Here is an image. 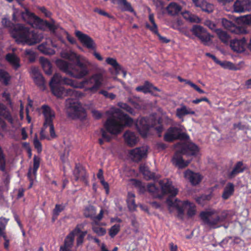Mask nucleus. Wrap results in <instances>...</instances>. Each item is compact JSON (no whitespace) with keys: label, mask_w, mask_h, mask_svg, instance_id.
<instances>
[{"label":"nucleus","mask_w":251,"mask_h":251,"mask_svg":"<svg viewBox=\"0 0 251 251\" xmlns=\"http://www.w3.org/2000/svg\"><path fill=\"white\" fill-rule=\"evenodd\" d=\"M247 40L245 38L239 39H233L230 42V47L233 50L237 52H243L246 47Z\"/></svg>","instance_id":"20"},{"label":"nucleus","mask_w":251,"mask_h":251,"mask_svg":"<svg viewBox=\"0 0 251 251\" xmlns=\"http://www.w3.org/2000/svg\"><path fill=\"white\" fill-rule=\"evenodd\" d=\"M10 79L11 76L7 72L0 70V81H2L4 85H7Z\"/></svg>","instance_id":"47"},{"label":"nucleus","mask_w":251,"mask_h":251,"mask_svg":"<svg viewBox=\"0 0 251 251\" xmlns=\"http://www.w3.org/2000/svg\"><path fill=\"white\" fill-rule=\"evenodd\" d=\"M163 181L164 183H166L167 181H169L168 179L166 180H161L159 181V184L160 187H161V190H162V187L160 184V181ZM148 191L149 192L152 194L153 196L155 198H161L163 196L169 194H163L162 193V191H161V193H160V189L158 187H157L155 184L151 183L149 184L147 186Z\"/></svg>","instance_id":"21"},{"label":"nucleus","mask_w":251,"mask_h":251,"mask_svg":"<svg viewBox=\"0 0 251 251\" xmlns=\"http://www.w3.org/2000/svg\"><path fill=\"white\" fill-rule=\"evenodd\" d=\"M86 111H69L67 112L68 117L72 120L83 121L87 117Z\"/></svg>","instance_id":"27"},{"label":"nucleus","mask_w":251,"mask_h":251,"mask_svg":"<svg viewBox=\"0 0 251 251\" xmlns=\"http://www.w3.org/2000/svg\"><path fill=\"white\" fill-rule=\"evenodd\" d=\"M218 64H219L221 65V66L225 69H228L231 70H237L238 69V68L236 67L232 63L227 61H225L223 62L219 61L218 63Z\"/></svg>","instance_id":"53"},{"label":"nucleus","mask_w":251,"mask_h":251,"mask_svg":"<svg viewBox=\"0 0 251 251\" xmlns=\"http://www.w3.org/2000/svg\"><path fill=\"white\" fill-rule=\"evenodd\" d=\"M117 115L120 122L124 124H123L124 126H130L132 125L133 123V119L127 114L124 113L123 111H117Z\"/></svg>","instance_id":"28"},{"label":"nucleus","mask_w":251,"mask_h":251,"mask_svg":"<svg viewBox=\"0 0 251 251\" xmlns=\"http://www.w3.org/2000/svg\"><path fill=\"white\" fill-rule=\"evenodd\" d=\"M241 20L244 24L251 25V14L242 16Z\"/></svg>","instance_id":"64"},{"label":"nucleus","mask_w":251,"mask_h":251,"mask_svg":"<svg viewBox=\"0 0 251 251\" xmlns=\"http://www.w3.org/2000/svg\"><path fill=\"white\" fill-rule=\"evenodd\" d=\"M40 162L41 158L36 155H34L33 157V169H31V171H32V173L31 172V173L34 176H36L37 171L39 168Z\"/></svg>","instance_id":"49"},{"label":"nucleus","mask_w":251,"mask_h":251,"mask_svg":"<svg viewBox=\"0 0 251 251\" xmlns=\"http://www.w3.org/2000/svg\"><path fill=\"white\" fill-rule=\"evenodd\" d=\"M73 175L75 181L80 180L83 182L86 185L88 184V175L86 170L82 166L76 164L73 171Z\"/></svg>","instance_id":"13"},{"label":"nucleus","mask_w":251,"mask_h":251,"mask_svg":"<svg viewBox=\"0 0 251 251\" xmlns=\"http://www.w3.org/2000/svg\"><path fill=\"white\" fill-rule=\"evenodd\" d=\"M21 16L23 20L32 27L43 30H45L46 27H48L50 31L55 35L58 36L59 34H64L66 35V38L70 43L72 44L76 43L75 39L60 27L59 25L56 23L54 20L51 19L50 22L44 21L36 16L34 14L30 13L26 9H25V12L21 13Z\"/></svg>","instance_id":"1"},{"label":"nucleus","mask_w":251,"mask_h":251,"mask_svg":"<svg viewBox=\"0 0 251 251\" xmlns=\"http://www.w3.org/2000/svg\"><path fill=\"white\" fill-rule=\"evenodd\" d=\"M83 227V226L81 224L77 225L75 227L69 234L75 238V236L78 234H81L82 231L81 229Z\"/></svg>","instance_id":"60"},{"label":"nucleus","mask_w":251,"mask_h":251,"mask_svg":"<svg viewBox=\"0 0 251 251\" xmlns=\"http://www.w3.org/2000/svg\"><path fill=\"white\" fill-rule=\"evenodd\" d=\"M124 137L125 142L129 147L135 146L138 142V138L135 133L130 131H126L124 134Z\"/></svg>","instance_id":"25"},{"label":"nucleus","mask_w":251,"mask_h":251,"mask_svg":"<svg viewBox=\"0 0 251 251\" xmlns=\"http://www.w3.org/2000/svg\"><path fill=\"white\" fill-rule=\"evenodd\" d=\"M152 87V84L150 82L146 81L143 85L138 86L135 90L138 92H142L145 94L151 93L153 94L152 91L150 90V87Z\"/></svg>","instance_id":"42"},{"label":"nucleus","mask_w":251,"mask_h":251,"mask_svg":"<svg viewBox=\"0 0 251 251\" xmlns=\"http://www.w3.org/2000/svg\"><path fill=\"white\" fill-rule=\"evenodd\" d=\"M74 239L73 237L68 234L64 240L63 245L60 247L59 251H72Z\"/></svg>","instance_id":"30"},{"label":"nucleus","mask_w":251,"mask_h":251,"mask_svg":"<svg viewBox=\"0 0 251 251\" xmlns=\"http://www.w3.org/2000/svg\"><path fill=\"white\" fill-rule=\"evenodd\" d=\"M129 157L135 162L141 161L147 156V150L144 147L136 148L128 152Z\"/></svg>","instance_id":"11"},{"label":"nucleus","mask_w":251,"mask_h":251,"mask_svg":"<svg viewBox=\"0 0 251 251\" xmlns=\"http://www.w3.org/2000/svg\"><path fill=\"white\" fill-rule=\"evenodd\" d=\"M149 18L151 22V25H149L148 24H146L147 27L149 28L152 32H157V26L155 23L153 14L150 13Z\"/></svg>","instance_id":"51"},{"label":"nucleus","mask_w":251,"mask_h":251,"mask_svg":"<svg viewBox=\"0 0 251 251\" xmlns=\"http://www.w3.org/2000/svg\"><path fill=\"white\" fill-rule=\"evenodd\" d=\"M62 84L70 85L75 88H83L82 81L81 82H78L75 80L66 77L63 78V82Z\"/></svg>","instance_id":"38"},{"label":"nucleus","mask_w":251,"mask_h":251,"mask_svg":"<svg viewBox=\"0 0 251 251\" xmlns=\"http://www.w3.org/2000/svg\"><path fill=\"white\" fill-rule=\"evenodd\" d=\"M0 170L3 172L6 170V158L4 153L0 154Z\"/></svg>","instance_id":"57"},{"label":"nucleus","mask_w":251,"mask_h":251,"mask_svg":"<svg viewBox=\"0 0 251 251\" xmlns=\"http://www.w3.org/2000/svg\"><path fill=\"white\" fill-rule=\"evenodd\" d=\"M177 129L176 127H170L165 134L164 139L167 142H173L176 140Z\"/></svg>","instance_id":"35"},{"label":"nucleus","mask_w":251,"mask_h":251,"mask_svg":"<svg viewBox=\"0 0 251 251\" xmlns=\"http://www.w3.org/2000/svg\"><path fill=\"white\" fill-rule=\"evenodd\" d=\"M3 119L6 120L11 125L14 124V120L10 111H0V130L2 131H5L6 129V124Z\"/></svg>","instance_id":"19"},{"label":"nucleus","mask_w":251,"mask_h":251,"mask_svg":"<svg viewBox=\"0 0 251 251\" xmlns=\"http://www.w3.org/2000/svg\"><path fill=\"white\" fill-rule=\"evenodd\" d=\"M179 151L183 155L196 156L199 151V148L196 144L189 142L183 145Z\"/></svg>","instance_id":"16"},{"label":"nucleus","mask_w":251,"mask_h":251,"mask_svg":"<svg viewBox=\"0 0 251 251\" xmlns=\"http://www.w3.org/2000/svg\"><path fill=\"white\" fill-rule=\"evenodd\" d=\"M54 95L59 98L67 96H79L80 93L73 89H65L63 87L58 85L50 86Z\"/></svg>","instance_id":"7"},{"label":"nucleus","mask_w":251,"mask_h":251,"mask_svg":"<svg viewBox=\"0 0 251 251\" xmlns=\"http://www.w3.org/2000/svg\"><path fill=\"white\" fill-rule=\"evenodd\" d=\"M151 121V127H153L158 133H161L163 130V126L162 125V119L161 118H157L154 116H150Z\"/></svg>","instance_id":"29"},{"label":"nucleus","mask_w":251,"mask_h":251,"mask_svg":"<svg viewBox=\"0 0 251 251\" xmlns=\"http://www.w3.org/2000/svg\"><path fill=\"white\" fill-rule=\"evenodd\" d=\"M96 209L95 206L89 205L85 208L83 214L86 218H90L92 219L94 216L96 215Z\"/></svg>","instance_id":"46"},{"label":"nucleus","mask_w":251,"mask_h":251,"mask_svg":"<svg viewBox=\"0 0 251 251\" xmlns=\"http://www.w3.org/2000/svg\"><path fill=\"white\" fill-rule=\"evenodd\" d=\"M168 14L171 15L178 14L181 10V7L176 2H171L167 7Z\"/></svg>","instance_id":"36"},{"label":"nucleus","mask_w":251,"mask_h":251,"mask_svg":"<svg viewBox=\"0 0 251 251\" xmlns=\"http://www.w3.org/2000/svg\"><path fill=\"white\" fill-rule=\"evenodd\" d=\"M87 233V231H83L81 233V234H79L78 236H77L76 238V245L77 246H79L81 245L84 241V237L86 236V235Z\"/></svg>","instance_id":"62"},{"label":"nucleus","mask_w":251,"mask_h":251,"mask_svg":"<svg viewBox=\"0 0 251 251\" xmlns=\"http://www.w3.org/2000/svg\"><path fill=\"white\" fill-rule=\"evenodd\" d=\"M56 64L66 74L77 79L87 75L89 73L88 67L91 66V63L86 58L76 62L75 64L61 59L57 60Z\"/></svg>","instance_id":"2"},{"label":"nucleus","mask_w":251,"mask_h":251,"mask_svg":"<svg viewBox=\"0 0 251 251\" xmlns=\"http://www.w3.org/2000/svg\"><path fill=\"white\" fill-rule=\"evenodd\" d=\"M65 206L63 204H56L53 209L52 213L55 216H58L60 212L65 209Z\"/></svg>","instance_id":"58"},{"label":"nucleus","mask_w":251,"mask_h":251,"mask_svg":"<svg viewBox=\"0 0 251 251\" xmlns=\"http://www.w3.org/2000/svg\"><path fill=\"white\" fill-rule=\"evenodd\" d=\"M99 93L100 94L103 95L105 98H108L111 100L115 99L116 97V95L112 93H108L105 90H101Z\"/></svg>","instance_id":"63"},{"label":"nucleus","mask_w":251,"mask_h":251,"mask_svg":"<svg viewBox=\"0 0 251 251\" xmlns=\"http://www.w3.org/2000/svg\"><path fill=\"white\" fill-rule=\"evenodd\" d=\"M184 176L194 186L199 184L202 178V176L199 173H194L189 169L184 172Z\"/></svg>","instance_id":"18"},{"label":"nucleus","mask_w":251,"mask_h":251,"mask_svg":"<svg viewBox=\"0 0 251 251\" xmlns=\"http://www.w3.org/2000/svg\"><path fill=\"white\" fill-rule=\"evenodd\" d=\"M160 184L162 187V191L163 194H169L166 200V202L169 206L175 207L177 212V217L179 219H183L184 209L182 207L180 206L177 203V200L173 201L172 199L178 193V190L175 188L172 185L171 181H167L166 183L160 181Z\"/></svg>","instance_id":"5"},{"label":"nucleus","mask_w":251,"mask_h":251,"mask_svg":"<svg viewBox=\"0 0 251 251\" xmlns=\"http://www.w3.org/2000/svg\"><path fill=\"white\" fill-rule=\"evenodd\" d=\"M92 229L93 231L96 234H97V235L99 236H104L106 233V230L105 228L101 227H99L98 226H93Z\"/></svg>","instance_id":"55"},{"label":"nucleus","mask_w":251,"mask_h":251,"mask_svg":"<svg viewBox=\"0 0 251 251\" xmlns=\"http://www.w3.org/2000/svg\"><path fill=\"white\" fill-rule=\"evenodd\" d=\"M40 61L45 73L47 75H50L52 73V70L51 65L50 61L44 58H41Z\"/></svg>","instance_id":"40"},{"label":"nucleus","mask_w":251,"mask_h":251,"mask_svg":"<svg viewBox=\"0 0 251 251\" xmlns=\"http://www.w3.org/2000/svg\"><path fill=\"white\" fill-rule=\"evenodd\" d=\"M44 117V122L43 127L45 129L49 126L53 124V120L54 119L55 115L54 111H42Z\"/></svg>","instance_id":"26"},{"label":"nucleus","mask_w":251,"mask_h":251,"mask_svg":"<svg viewBox=\"0 0 251 251\" xmlns=\"http://www.w3.org/2000/svg\"><path fill=\"white\" fill-rule=\"evenodd\" d=\"M228 215V213L226 210L222 211L221 214L219 215L216 210H211L201 211L199 216L203 225L215 228L218 227L217 225L219 224L223 223L226 220Z\"/></svg>","instance_id":"4"},{"label":"nucleus","mask_w":251,"mask_h":251,"mask_svg":"<svg viewBox=\"0 0 251 251\" xmlns=\"http://www.w3.org/2000/svg\"><path fill=\"white\" fill-rule=\"evenodd\" d=\"M106 62L108 64L111 65L114 68L117 74H120V71L122 70V67L115 59L110 57L107 58Z\"/></svg>","instance_id":"44"},{"label":"nucleus","mask_w":251,"mask_h":251,"mask_svg":"<svg viewBox=\"0 0 251 251\" xmlns=\"http://www.w3.org/2000/svg\"><path fill=\"white\" fill-rule=\"evenodd\" d=\"M103 209H101L100 212L97 216H94L93 217V220L95 224L97 226H99L100 225L99 221H100L103 218Z\"/></svg>","instance_id":"61"},{"label":"nucleus","mask_w":251,"mask_h":251,"mask_svg":"<svg viewBox=\"0 0 251 251\" xmlns=\"http://www.w3.org/2000/svg\"><path fill=\"white\" fill-rule=\"evenodd\" d=\"M120 225L115 224L112 226L109 230V234L111 238H114L120 231Z\"/></svg>","instance_id":"54"},{"label":"nucleus","mask_w":251,"mask_h":251,"mask_svg":"<svg viewBox=\"0 0 251 251\" xmlns=\"http://www.w3.org/2000/svg\"><path fill=\"white\" fill-rule=\"evenodd\" d=\"M135 195L132 193H128L127 199V206L129 210H135L137 205L135 202Z\"/></svg>","instance_id":"41"},{"label":"nucleus","mask_w":251,"mask_h":251,"mask_svg":"<svg viewBox=\"0 0 251 251\" xmlns=\"http://www.w3.org/2000/svg\"><path fill=\"white\" fill-rule=\"evenodd\" d=\"M66 108L70 110H79L81 108L82 110H85V108H82L80 103L76 100L68 99L65 102Z\"/></svg>","instance_id":"32"},{"label":"nucleus","mask_w":251,"mask_h":251,"mask_svg":"<svg viewBox=\"0 0 251 251\" xmlns=\"http://www.w3.org/2000/svg\"><path fill=\"white\" fill-rule=\"evenodd\" d=\"M251 10L250 0H236L233 5V11L236 13H243Z\"/></svg>","instance_id":"14"},{"label":"nucleus","mask_w":251,"mask_h":251,"mask_svg":"<svg viewBox=\"0 0 251 251\" xmlns=\"http://www.w3.org/2000/svg\"><path fill=\"white\" fill-rule=\"evenodd\" d=\"M177 78L180 82H185V84L189 85L191 87L194 88L195 90H196L199 93H200V94L204 93V91L203 90L201 89L199 87H198L197 85H196L195 84H194L191 81L187 80V79H185L182 78L180 76H178Z\"/></svg>","instance_id":"48"},{"label":"nucleus","mask_w":251,"mask_h":251,"mask_svg":"<svg viewBox=\"0 0 251 251\" xmlns=\"http://www.w3.org/2000/svg\"><path fill=\"white\" fill-rule=\"evenodd\" d=\"M33 145L38 152L39 153H41L42 151V145L41 143L38 139L37 135L35 136L33 139Z\"/></svg>","instance_id":"59"},{"label":"nucleus","mask_w":251,"mask_h":251,"mask_svg":"<svg viewBox=\"0 0 251 251\" xmlns=\"http://www.w3.org/2000/svg\"><path fill=\"white\" fill-rule=\"evenodd\" d=\"M246 169V165L242 161H238L234 165L232 170L228 173V176L229 178H233L238 174L244 172Z\"/></svg>","instance_id":"24"},{"label":"nucleus","mask_w":251,"mask_h":251,"mask_svg":"<svg viewBox=\"0 0 251 251\" xmlns=\"http://www.w3.org/2000/svg\"><path fill=\"white\" fill-rule=\"evenodd\" d=\"M234 192V185L232 183L228 182L224 189V191L222 195L223 200H226L228 199Z\"/></svg>","instance_id":"31"},{"label":"nucleus","mask_w":251,"mask_h":251,"mask_svg":"<svg viewBox=\"0 0 251 251\" xmlns=\"http://www.w3.org/2000/svg\"><path fill=\"white\" fill-rule=\"evenodd\" d=\"M189 205V207L187 212V215L189 218H191L194 216L196 214V206L190 203L189 201H184L183 202V206Z\"/></svg>","instance_id":"43"},{"label":"nucleus","mask_w":251,"mask_h":251,"mask_svg":"<svg viewBox=\"0 0 251 251\" xmlns=\"http://www.w3.org/2000/svg\"><path fill=\"white\" fill-rule=\"evenodd\" d=\"M63 78H62L59 74H55L54 75L50 82V86L62 84L63 82Z\"/></svg>","instance_id":"52"},{"label":"nucleus","mask_w":251,"mask_h":251,"mask_svg":"<svg viewBox=\"0 0 251 251\" xmlns=\"http://www.w3.org/2000/svg\"><path fill=\"white\" fill-rule=\"evenodd\" d=\"M14 37L17 42L33 45L39 43L44 38L42 33L30 31L29 29L22 25H17L15 27Z\"/></svg>","instance_id":"3"},{"label":"nucleus","mask_w":251,"mask_h":251,"mask_svg":"<svg viewBox=\"0 0 251 251\" xmlns=\"http://www.w3.org/2000/svg\"><path fill=\"white\" fill-rule=\"evenodd\" d=\"M38 49L41 52L45 54L52 55L55 53V51L50 48L47 42L40 45Z\"/></svg>","instance_id":"39"},{"label":"nucleus","mask_w":251,"mask_h":251,"mask_svg":"<svg viewBox=\"0 0 251 251\" xmlns=\"http://www.w3.org/2000/svg\"><path fill=\"white\" fill-rule=\"evenodd\" d=\"M182 15L185 19L191 22L199 23L201 22L200 19L197 16L188 11L183 12Z\"/></svg>","instance_id":"45"},{"label":"nucleus","mask_w":251,"mask_h":251,"mask_svg":"<svg viewBox=\"0 0 251 251\" xmlns=\"http://www.w3.org/2000/svg\"><path fill=\"white\" fill-rule=\"evenodd\" d=\"M118 3L123 6V9L125 11H128L133 12V9L132 8L130 4L128 3L126 0H118Z\"/></svg>","instance_id":"56"},{"label":"nucleus","mask_w":251,"mask_h":251,"mask_svg":"<svg viewBox=\"0 0 251 251\" xmlns=\"http://www.w3.org/2000/svg\"><path fill=\"white\" fill-rule=\"evenodd\" d=\"M151 122L150 117L148 120L147 118L143 117L137 122L136 126L141 134H147L150 128H151Z\"/></svg>","instance_id":"17"},{"label":"nucleus","mask_w":251,"mask_h":251,"mask_svg":"<svg viewBox=\"0 0 251 251\" xmlns=\"http://www.w3.org/2000/svg\"><path fill=\"white\" fill-rule=\"evenodd\" d=\"M215 32L216 33L219 39L222 42L226 43L228 41L229 39V36L226 32L220 29H217L216 30Z\"/></svg>","instance_id":"50"},{"label":"nucleus","mask_w":251,"mask_h":251,"mask_svg":"<svg viewBox=\"0 0 251 251\" xmlns=\"http://www.w3.org/2000/svg\"><path fill=\"white\" fill-rule=\"evenodd\" d=\"M139 171L147 179H151L154 176V174L151 173L149 167L144 164L140 166Z\"/></svg>","instance_id":"37"},{"label":"nucleus","mask_w":251,"mask_h":251,"mask_svg":"<svg viewBox=\"0 0 251 251\" xmlns=\"http://www.w3.org/2000/svg\"><path fill=\"white\" fill-rule=\"evenodd\" d=\"M61 56L63 58L69 59L71 61L75 60L76 62L79 60H81V59L82 58H86L82 55L77 54L71 50L61 53Z\"/></svg>","instance_id":"33"},{"label":"nucleus","mask_w":251,"mask_h":251,"mask_svg":"<svg viewBox=\"0 0 251 251\" xmlns=\"http://www.w3.org/2000/svg\"><path fill=\"white\" fill-rule=\"evenodd\" d=\"M31 75L36 84L41 89H44L45 80L42 75L39 72L38 69L35 67L32 68Z\"/></svg>","instance_id":"22"},{"label":"nucleus","mask_w":251,"mask_h":251,"mask_svg":"<svg viewBox=\"0 0 251 251\" xmlns=\"http://www.w3.org/2000/svg\"><path fill=\"white\" fill-rule=\"evenodd\" d=\"M221 22L223 26L231 32L236 34H246L248 33L247 30L244 27L237 26L233 23L226 19H222Z\"/></svg>","instance_id":"12"},{"label":"nucleus","mask_w":251,"mask_h":251,"mask_svg":"<svg viewBox=\"0 0 251 251\" xmlns=\"http://www.w3.org/2000/svg\"><path fill=\"white\" fill-rule=\"evenodd\" d=\"M183 155L181 151H177L174 154L172 159V162L173 164L178 169H183L186 167L190 163L189 161H185L182 157Z\"/></svg>","instance_id":"15"},{"label":"nucleus","mask_w":251,"mask_h":251,"mask_svg":"<svg viewBox=\"0 0 251 251\" xmlns=\"http://www.w3.org/2000/svg\"><path fill=\"white\" fill-rule=\"evenodd\" d=\"M192 1L196 7H200L203 11L208 13L212 12L214 10L213 5L205 0H192Z\"/></svg>","instance_id":"23"},{"label":"nucleus","mask_w":251,"mask_h":251,"mask_svg":"<svg viewBox=\"0 0 251 251\" xmlns=\"http://www.w3.org/2000/svg\"><path fill=\"white\" fill-rule=\"evenodd\" d=\"M6 59L15 69L17 70L20 67V59L15 54H7L6 55Z\"/></svg>","instance_id":"34"},{"label":"nucleus","mask_w":251,"mask_h":251,"mask_svg":"<svg viewBox=\"0 0 251 251\" xmlns=\"http://www.w3.org/2000/svg\"><path fill=\"white\" fill-rule=\"evenodd\" d=\"M103 80L102 75L101 74H96L82 81L83 87L85 84L89 85L91 87L89 88V90L90 91L97 90L101 85Z\"/></svg>","instance_id":"8"},{"label":"nucleus","mask_w":251,"mask_h":251,"mask_svg":"<svg viewBox=\"0 0 251 251\" xmlns=\"http://www.w3.org/2000/svg\"><path fill=\"white\" fill-rule=\"evenodd\" d=\"M117 111H106L105 115L108 116L106 122L104 124V127L106 130L113 135L120 134L124 128L123 123L115 118Z\"/></svg>","instance_id":"6"},{"label":"nucleus","mask_w":251,"mask_h":251,"mask_svg":"<svg viewBox=\"0 0 251 251\" xmlns=\"http://www.w3.org/2000/svg\"><path fill=\"white\" fill-rule=\"evenodd\" d=\"M191 31L204 45H207L211 40L210 35L205 28L200 25H196L193 26Z\"/></svg>","instance_id":"9"},{"label":"nucleus","mask_w":251,"mask_h":251,"mask_svg":"<svg viewBox=\"0 0 251 251\" xmlns=\"http://www.w3.org/2000/svg\"><path fill=\"white\" fill-rule=\"evenodd\" d=\"M75 35L80 43L88 49L95 50L96 44L93 39L87 34H84L79 30L75 31Z\"/></svg>","instance_id":"10"}]
</instances>
